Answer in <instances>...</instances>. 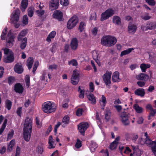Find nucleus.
Wrapping results in <instances>:
<instances>
[{"label": "nucleus", "mask_w": 156, "mask_h": 156, "mask_svg": "<svg viewBox=\"0 0 156 156\" xmlns=\"http://www.w3.org/2000/svg\"><path fill=\"white\" fill-rule=\"evenodd\" d=\"M32 128V119L28 117H26L23 128V138L26 141L28 142L30 140Z\"/></svg>", "instance_id": "1"}, {"label": "nucleus", "mask_w": 156, "mask_h": 156, "mask_svg": "<svg viewBox=\"0 0 156 156\" xmlns=\"http://www.w3.org/2000/svg\"><path fill=\"white\" fill-rule=\"evenodd\" d=\"M116 42V38L110 35L103 36L101 40V44L108 47H111L114 45Z\"/></svg>", "instance_id": "2"}, {"label": "nucleus", "mask_w": 156, "mask_h": 156, "mask_svg": "<svg viewBox=\"0 0 156 156\" xmlns=\"http://www.w3.org/2000/svg\"><path fill=\"white\" fill-rule=\"evenodd\" d=\"M20 12V10L18 9H16L11 16V22L13 23L14 27L16 28L20 26V24L17 23L19 20Z\"/></svg>", "instance_id": "3"}, {"label": "nucleus", "mask_w": 156, "mask_h": 156, "mask_svg": "<svg viewBox=\"0 0 156 156\" xmlns=\"http://www.w3.org/2000/svg\"><path fill=\"white\" fill-rule=\"evenodd\" d=\"M42 109L45 113H48L55 112L56 106L50 101H47L43 105Z\"/></svg>", "instance_id": "4"}, {"label": "nucleus", "mask_w": 156, "mask_h": 156, "mask_svg": "<svg viewBox=\"0 0 156 156\" xmlns=\"http://www.w3.org/2000/svg\"><path fill=\"white\" fill-rule=\"evenodd\" d=\"M15 35L12 32V30H10L9 31L6 37V45L7 47L10 48L11 47L13 44V42H14Z\"/></svg>", "instance_id": "5"}, {"label": "nucleus", "mask_w": 156, "mask_h": 156, "mask_svg": "<svg viewBox=\"0 0 156 156\" xmlns=\"http://www.w3.org/2000/svg\"><path fill=\"white\" fill-rule=\"evenodd\" d=\"M78 22V19L76 16H73L68 21L67 27L69 29H71L74 27Z\"/></svg>", "instance_id": "6"}, {"label": "nucleus", "mask_w": 156, "mask_h": 156, "mask_svg": "<svg viewBox=\"0 0 156 156\" xmlns=\"http://www.w3.org/2000/svg\"><path fill=\"white\" fill-rule=\"evenodd\" d=\"M144 144L147 145L148 147H151L152 152L154 154L156 149V140L153 141L149 138H145L144 139Z\"/></svg>", "instance_id": "7"}, {"label": "nucleus", "mask_w": 156, "mask_h": 156, "mask_svg": "<svg viewBox=\"0 0 156 156\" xmlns=\"http://www.w3.org/2000/svg\"><path fill=\"white\" fill-rule=\"evenodd\" d=\"M112 74L111 71H109L107 70L102 76L104 83L107 86H109L111 85V78Z\"/></svg>", "instance_id": "8"}, {"label": "nucleus", "mask_w": 156, "mask_h": 156, "mask_svg": "<svg viewBox=\"0 0 156 156\" xmlns=\"http://www.w3.org/2000/svg\"><path fill=\"white\" fill-rule=\"evenodd\" d=\"M52 17L59 21H63V14L62 12L59 10L55 11L52 15Z\"/></svg>", "instance_id": "9"}, {"label": "nucleus", "mask_w": 156, "mask_h": 156, "mask_svg": "<svg viewBox=\"0 0 156 156\" xmlns=\"http://www.w3.org/2000/svg\"><path fill=\"white\" fill-rule=\"evenodd\" d=\"M79 73L76 70H73L72 76L71 83L73 85H76L79 81Z\"/></svg>", "instance_id": "10"}, {"label": "nucleus", "mask_w": 156, "mask_h": 156, "mask_svg": "<svg viewBox=\"0 0 156 156\" xmlns=\"http://www.w3.org/2000/svg\"><path fill=\"white\" fill-rule=\"evenodd\" d=\"M88 127L89 125L87 122L80 123L78 125V129L81 134L84 136L85 131Z\"/></svg>", "instance_id": "11"}, {"label": "nucleus", "mask_w": 156, "mask_h": 156, "mask_svg": "<svg viewBox=\"0 0 156 156\" xmlns=\"http://www.w3.org/2000/svg\"><path fill=\"white\" fill-rule=\"evenodd\" d=\"M121 121L125 126H127L129 124V116L126 112H123L121 115Z\"/></svg>", "instance_id": "12"}, {"label": "nucleus", "mask_w": 156, "mask_h": 156, "mask_svg": "<svg viewBox=\"0 0 156 156\" xmlns=\"http://www.w3.org/2000/svg\"><path fill=\"white\" fill-rule=\"evenodd\" d=\"M70 47L73 51H76L78 48V41L76 38H73L71 40L70 43Z\"/></svg>", "instance_id": "13"}, {"label": "nucleus", "mask_w": 156, "mask_h": 156, "mask_svg": "<svg viewBox=\"0 0 156 156\" xmlns=\"http://www.w3.org/2000/svg\"><path fill=\"white\" fill-rule=\"evenodd\" d=\"M59 5V0H51L50 2L49 8L51 10L57 9Z\"/></svg>", "instance_id": "14"}, {"label": "nucleus", "mask_w": 156, "mask_h": 156, "mask_svg": "<svg viewBox=\"0 0 156 156\" xmlns=\"http://www.w3.org/2000/svg\"><path fill=\"white\" fill-rule=\"evenodd\" d=\"M136 78L137 80L147 81L149 79V76L146 74L140 73L136 75Z\"/></svg>", "instance_id": "15"}, {"label": "nucleus", "mask_w": 156, "mask_h": 156, "mask_svg": "<svg viewBox=\"0 0 156 156\" xmlns=\"http://www.w3.org/2000/svg\"><path fill=\"white\" fill-rule=\"evenodd\" d=\"M10 54L7 55L4 59L3 61L5 63H11L14 60V53L12 51L10 52Z\"/></svg>", "instance_id": "16"}, {"label": "nucleus", "mask_w": 156, "mask_h": 156, "mask_svg": "<svg viewBox=\"0 0 156 156\" xmlns=\"http://www.w3.org/2000/svg\"><path fill=\"white\" fill-rule=\"evenodd\" d=\"M24 88L20 83H17L14 85L15 91L19 94H22Z\"/></svg>", "instance_id": "17"}, {"label": "nucleus", "mask_w": 156, "mask_h": 156, "mask_svg": "<svg viewBox=\"0 0 156 156\" xmlns=\"http://www.w3.org/2000/svg\"><path fill=\"white\" fill-rule=\"evenodd\" d=\"M136 25L132 23L129 24L128 27V31L129 33L134 34L136 30Z\"/></svg>", "instance_id": "18"}, {"label": "nucleus", "mask_w": 156, "mask_h": 156, "mask_svg": "<svg viewBox=\"0 0 156 156\" xmlns=\"http://www.w3.org/2000/svg\"><path fill=\"white\" fill-rule=\"evenodd\" d=\"M134 94L136 95L143 97L144 96L145 92L144 89L140 88L136 89L134 91Z\"/></svg>", "instance_id": "19"}, {"label": "nucleus", "mask_w": 156, "mask_h": 156, "mask_svg": "<svg viewBox=\"0 0 156 156\" xmlns=\"http://www.w3.org/2000/svg\"><path fill=\"white\" fill-rule=\"evenodd\" d=\"M14 71L20 74L23 72V69L21 65L19 63L16 64L14 67Z\"/></svg>", "instance_id": "20"}, {"label": "nucleus", "mask_w": 156, "mask_h": 156, "mask_svg": "<svg viewBox=\"0 0 156 156\" xmlns=\"http://www.w3.org/2000/svg\"><path fill=\"white\" fill-rule=\"evenodd\" d=\"M27 39L26 37H24L22 40L18 41L20 42V47L21 49L23 50L25 48L27 45Z\"/></svg>", "instance_id": "21"}, {"label": "nucleus", "mask_w": 156, "mask_h": 156, "mask_svg": "<svg viewBox=\"0 0 156 156\" xmlns=\"http://www.w3.org/2000/svg\"><path fill=\"white\" fill-rule=\"evenodd\" d=\"M27 32L26 30H23L21 31L17 36V41L22 40L23 37L26 36Z\"/></svg>", "instance_id": "22"}, {"label": "nucleus", "mask_w": 156, "mask_h": 156, "mask_svg": "<svg viewBox=\"0 0 156 156\" xmlns=\"http://www.w3.org/2000/svg\"><path fill=\"white\" fill-rule=\"evenodd\" d=\"M69 117L68 115H66L64 117L61 123L62 126L63 127H65L69 124Z\"/></svg>", "instance_id": "23"}, {"label": "nucleus", "mask_w": 156, "mask_h": 156, "mask_svg": "<svg viewBox=\"0 0 156 156\" xmlns=\"http://www.w3.org/2000/svg\"><path fill=\"white\" fill-rule=\"evenodd\" d=\"M49 147L48 148L49 149L53 148L55 147V144H54V141L53 140L52 136L51 135L48 138Z\"/></svg>", "instance_id": "24"}, {"label": "nucleus", "mask_w": 156, "mask_h": 156, "mask_svg": "<svg viewBox=\"0 0 156 156\" xmlns=\"http://www.w3.org/2000/svg\"><path fill=\"white\" fill-rule=\"evenodd\" d=\"M112 22L115 24L119 25L121 23V19L119 16H114L112 18Z\"/></svg>", "instance_id": "25"}, {"label": "nucleus", "mask_w": 156, "mask_h": 156, "mask_svg": "<svg viewBox=\"0 0 156 156\" xmlns=\"http://www.w3.org/2000/svg\"><path fill=\"white\" fill-rule=\"evenodd\" d=\"M119 73L118 71L114 72L112 76V80L114 82H116L118 81L119 78Z\"/></svg>", "instance_id": "26"}, {"label": "nucleus", "mask_w": 156, "mask_h": 156, "mask_svg": "<svg viewBox=\"0 0 156 156\" xmlns=\"http://www.w3.org/2000/svg\"><path fill=\"white\" fill-rule=\"evenodd\" d=\"M88 100L91 101V103L92 104H95L96 103V99L93 94L90 93L87 96Z\"/></svg>", "instance_id": "27"}, {"label": "nucleus", "mask_w": 156, "mask_h": 156, "mask_svg": "<svg viewBox=\"0 0 156 156\" xmlns=\"http://www.w3.org/2000/svg\"><path fill=\"white\" fill-rule=\"evenodd\" d=\"M56 34V32L55 31H51L48 35L46 41L48 42H50L51 41V39L55 37Z\"/></svg>", "instance_id": "28"}, {"label": "nucleus", "mask_w": 156, "mask_h": 156, "mask_svg": "<svg viewBox=\"0 0 156 156\" xmlns=\"http://www.w3.org/2000/svg\"><path fill=\"white\" fill-rule=\"evenodd\" d=\"M34 59L32 57H30L27 61V66L29 69L30 70L32 68L34 62Z\"/></svg>", "instance_id": "29"}, {"label": "nucleus", "mask_w": 156, "mask_h": 156, "mask_svg": "<svg viewBox=\"0 0 156 156\" xmlns=\"http://www.w3.org/2000/svg\"><path fill=\"white\" fill-rule=\"evenodd\" d=\"M155 22L148 21L146 23L147 28L148 30H153L155 29Z\"/></svg>", "instance_id": "30"}, {"label": "nucleus", "mask_w": 156, "mask_h": 156, "mask_svg": "<svg viewBox=\"0 0 156 156\" xmlns=\"http://www.w3.org/2000/svg\"><path fill=\"white\" fill-rule=\"evenodd\" d=\"M133 108L136 112L138 113H141L143 112V108L141 107H140L139 105L137 104H134Z\"/></svg>", "instance_id": "31"}, {"label": "nucleus", "mask_w": 156, "mask_h": 156, "mask_svg": "<svg viewBox=\"0 0 156 156\" xmlns=\"http://www.w3.org/2000/svg\"><path fill=\"white\" fill-rule=\"evenodd\" d=\"M134 48H129L121 52L120 54V56L122 57L124 55L129 54L132 50H134Z\"/></svg>", "instance_id": "32"}, {"label": "nucleus", "mask_w": 156, "mask_h": 156, "mask_svg": "<svg viewBox=\"0 0 156 156\" xmlns=\"http://www.w3.org/2000/svg\"><path fill=\"white\" fill-rule=\"evenodd\" d=\"M114 10L112 8L108 9L105 12V13L107 14L109 17L112 16L114 14Z\"/></svg>", "instance_id": "33"}, {"label": "nucleus", "mask_w": 156, "mask_h": 156, "mask_svg": "<svg viewBox=\"0 0 156 156\" xmlns=\"http://www.w3.org/2000/svg\"><path fill=\"white\" fill-rule=\"evenodd\" d=\"M150 65L149 64H146L145 63H142L140 65V68L142 72H146V69L150 67Z\"/></svg>", "instance_id": "34"}, {"label": "nucleus", "mask_w": 156, "mask_h": 156, "mask_svg": "<svg viewBox=\"0 0 156 156\" xmlns=\"http://www.w3.org/2000/svg\"><path fill=\"white\" fill-rule=\"evenodd\" d=\"M5 107L8 110H10L12 106V102L9 100H6L5 102Z\"/></svg>", "instance_id": "35"}, {"label": "nucleus", "mask_w": 156, "mask_h": 156, "mask_svg": "<svg viewBox=\"0 0 156 156\" xmlns=\"http://www.w3.org/2000/svg\"><path fill=\"white\" fill-rule=\"evenodd\" d=\"M36 151L38 154H42L44 152V148L42 145H38L37 147Z\"/></svg>", "instance_id": "36"}, {"label": "nucleus", "mask_w": 156, "mask_h": 156, "mask_svg": "<svg viewBox=\"0 0 156 156\" xmlns=\"http://www.w3.org/2000/svg\"><path fill=\"white\" fill-rule=\"evenodd\" d=\"M86 26V23L84 22H80L78 27V30L80 32L83 31Z\"/></svg>", "instance_id": "37"}, {"label": "nucleus", "mask_w": 156, "mask_h": 156, "mask_svg": "<svg viewBox=\"0 0 156 156\" xmlns=\"http://www.w3.org/2000/svg\"><path fill=\"white\" fill-rule=\"evenodd\" d=\"M78 91L80 93L79 97L81 98H84L85 91L84 89H81L80 87L79 86L78 87Z\"/></svg>", "instance_id": "38"}, {"label": "nucleus", "mask_w": 156, "mask_h": 156, "mask_svg": "<svg viewBox=\"0 0 156 156\" xmlns=\"http://www.w3.org/2000/svg\"><path fill=\"white\" fill-rule=\"evenodd\" d=\"M98 145L94 140H91L90 142V146L91 149H93L94 150L96 149L98 147Z\"/></svg>", "instance_id": "39"}, {"label": "nucleus", "mask_w": 156, "mask_h": 156, "mask_svg": "<svg viewBox=\"0 0 156 156\" xmlns=\"http://www.w3.org/2000/svg\"><path fill=\"white\" fill-rule=\"evenodd\" d=\"M28 0H22L21 3L22 9L23 8L25 9L27 6Z\"/></svg>", "instance_id": "40"}, {"label": "nucleus", "mask_w": 156, "mask_h": 156, "mask_svg": "<svg viewBox=\"0 0 156 156\" xmlns=\"http://www.w3.org/2000/svg\"><path fill=\"white\" fill-rule=\"evenodd\" d=\"M131 137L130 139L133 141H136L139 137L138 134L136 133H132L131 134Z\"/></svg>", "instance_id": "41"}, {"label": "nucleus", "mask_w": 156, "mask_h": 156, "mask_svg": "<svg viewBox=\"0 0 156 156\" xmlns=\"http://www.w3.org/2000/svg\"><path fill=\"white\" fill-rule=\"evenodd\" d=\"M101 102L103 103L102 104V109L104 110V107L105 106V105L107 103V101H106V98L105 97L104 95H101Z\"/></svg>", "instance_id": "42"}, {"label": "nucleus", "mask_w": 156, "mask_h": 156, "mask_svg": "<svg viewBox=\"0 0 156 156\" xmlns=\"http://www.w3.org/2000/svg\"><path fill=\"white\" fill-rule=\"evenodd\" d=\"M109 17L108 15L106 13H105L104 12L101 14L100 20L101 21H102L108 19Z\"/></svg>", "instance_id": "43"}, {"label": "nucleus", "mask_w": 156, "mask_h": 156, "mask_svg": "<svg viewBox=\"0 0 156 156\" xmlns=\"http://www.w3.org/2000/svg\"><path fill=\"white\" fill-rule=\"evenodd\" d=\"M84 112L83 108H78L76 112V115L78 116H80L82 115V113Z\"/></svg>", "instance_id": "44"}, {"label": "nucleus", "mask_w": 156, "mask_h": 156, "mask_svg": "<svg viewBox=\"0 0 156 156\" xmlns=\"http://www.w3.org/2000/svg\"><path fill=\"white\" fill-rule=\"evenodd\" d=\"M25 82L26 86L29 87L30 85V77L29 75L26 76Z\"/></svg>", "instance_id": "45"}, {"label": "nucleus", "mask_w": 156, "mask_h": 156, "mask_svg": "<svg viewBox=\"0 0 156 156\" xmlns=\"http://www.w3.org/2000/svg\"><path fill=\"white\" fill-rule=\"evenodd\" d=\"M15 78L14 77L10 76L8 77V82L9 85H11L15 81Z\"/></svg>", "instance_id": "46"}, {"label": "nucleus", "mask_w": 156, "mask_h": 156, "mask_svg": "<svg viewBox=\"0 0 156 156\" xmlns=\"http://www.w3.org/2000/svg\"><path fill=\"white\" fill-rule=\"evenodd\" d=\"M142 152L139 149H137L135 151H133V156H140Z\"/></svg>", "instance_id": "47"}, {"label": "nucleus", "mask_w": 156, "mask_h": 156, "mask_svg": "<svg viewBox=\"0 0 156 156\" xmlns=\"http://www.w3.org/2000/svg\"><path fill=\"white\" fill-rule=\"evenodd\" d=\"M82 145L81 141L79 139H78L75 145V147L77 148H79L82 146Z\"/></svg>", "instance_id": "48"}, {"label": "nucleus", "mask_w": 156, "mask_h": 156, "mask_svg": "<svg viewBox=\"0 0 156 156\" xmlns=\"http://www.w3.org/2000/svg\"><path fill=\"white\" fill-rule=\"evenodd\" d=\"M96 14L95 12H94L91 14L90 16V20H96Z\"/></svg>", "instance_id": "49"}, {"label": "nucleus", "mask_w": 156, "mask_h": 156, "mask_svg": "<svg viewBox=\"0 0 156 156\" xmlns=\"http://www.w3.org/2000/svg\"><path fill=\"white\" fill-rule=\"evenodd\" d=\"M92 57L94 60H97L100 58L99 54L97 51L93 52L92 54Z\"/></svg>", "instance_id": "50"}, {"label": "nucleus", "mask_w": 156, "mask_h": 156, "mask_svg": "<svg viewBox=\"0 0 156 156\" xmlns=\"http://www.w3.org/2000/svg\"><path fill=\"white\" fill-rule=\"evenodd\" d=\"M115 143V141H113L110 144V149L113 150L115 149L116 148L117 145L118 144H116Z\"/></svg>", "instance_id": "51"}, {"label": "nucleus", "mask_w": 156, "mask_h": 156, "mask_svg": "<svg viewBox=\"0 0 156 156\" xmlns=\"http://www.w3.org/2000/svg\"><path fill=\"white\" fill-rule=\"evenodd\" d=\"M146 82L144 81H139L137 82L136 83L139 87H143L145 85Z\"/></svg>", "instance_id": "52"}, {"label": "nucleus", "mask_w": 156, "mask_h": 156, "mask_svg": "<svg viewBox=\"0 0 156 156\" xmlns=\"http://www.w3.org/2000/svg\"><path fill=\"white\" fill-rule=\"evenodd\" d=\"M69 64L72 65L73 66H77L78 65L77 62L75 59H72L69 62Z\"/></svg>", "instance_id": "53"}, {"label": "nucleus", "mask_w": 156, "mask_h": 156, "mask_svg": "<svg viewBox=\"0 0 156 156\" xmlns=\"http://www.w3.org/2000/svg\"><path fill=\"white\" fill-rule=\"evenodd\" d=\"M146 2L149 5L154 6L155 4V2L154 0H145Z\"/></svg>", "instance_id": "54"}, {"label": "nucleus", "mask_w": 156, "mask_h": 156, "mask_svg": "<svg viewBox=\"0 0 156 156\" xmlns=\"http://www.w3.org/2000/svg\"><path fill=\"white\" fill-rule=\"evenodd\" d=\"M28 18L27 15H25L23 16V24L27 25L28 23Z\"/></svg>", "instance_id": "55"}, {"label": "nucleus", "mask_w": 156, "mask_h": 156, "mask_svg": "<svg viewBox=\"0 0 156 156\" xmlns=\"http://www.w3.org/2000/svg\"><path fill=\"white\" fill-rule=\"evenodd\" d=\"M22 109V108L21 107H19L17 109L16 114L20 117H21V116Z\"/></svg>", "instance_id": "56"}, {"label": "nucleus", "mask_w": 156, "mask_h": 156, "mask_svg": "<svg viewBox=\"0 0 156 156\" xmlns=\"http://www.w3.org/2000/svg\"><path fill=\"white\" fill-rule=\"evenodd\" d=\"M36 12L39 17H41L44 13V10H37Z\"/></svg>", "instance_id": "57"}, {"label": "nucleus", "mask_w": 156, "mask_h": 156, "mask_svg": "<svg viewBox=\"0 0 156 156\" xmlns=\"http://www.w3.org/2000/svg\"><path fill=\"white\" fill-rule=\"evenodd\" d=\"M60 4L63 6H67L69 4L68 0H60Z\"/></svg>", "instance_id": "58"}, {"label": "nucleus", "mask_w": 156, "mask_h": 156, "mask_svg": "<svg viewBox=\"0 0 156 156\" xmlns=\"http://www.w3.org/2000/svg\"><path fill=\"white\" fill-rule=\"evenodd\" d=\"M111 113L109 111H106L105 113V119L108 121L110 117Z\"/></svg>", "instance_id": "59"}, {"label": "nucleus", "mask_w": 156, "mask_h": 156, "mask_svg": "<svg viewBox=\"0 0 156 156\" xmlns=\"http://www.w3.org/2000/svg\"><path fill=\"white\" fill-rule=\"evenodd\" d=\"M3 50L4 54L6 55H10V52L12 51L11 50L7 48H5Z\"/></svg>", "instance_id": "60"}, {"label": "nucleus", "mask_w": 156, "mask_h": 156, "mask_svg": "<svg viewBox=\"0 0 156 156\" xmlns=\"http://www.w3.org/2000/svg\"><path fill=\"white\" fill-rule=\"evenodd\" d=\"M61 123L60 122H58L57 124L55 126L54 128V132L55 133H56L58 129L61 125Z\"/></svg>", "instance_id": "61"}, {"label": "nucleus", "mask_w": 156, "mask_h": 156, "mask_svg": "<svg viewBox=\"0 0 156 156\" xmlns=\"http://www.w3.org/2000/svg\"><path fill=\"white\" fill-rule=\"evenodd\" d=\"M14 134V131L12 129L11 131L8 134V138L11 139L13 137Z\"/></svg>", "instance_id": "62"}, {"label": "nucleus", "mask_w": 156, "mask_h": 156, "mask_svg": "<svg viewBox=\"0 0 156 156\" xmlns=\"http://www.w3.org/2000/svg\"><path fill=\"white\" fill-rule=\"evenodd\" d=\"M98 31V28H97L96 27H94L92 30V33L93 35L94 36H96L97 34Z\"/></svg>", "instance_id": "63"}, {"label": "nucleus", "mask_w": 156, "mask_h": 156, "mask_svg": "<svg viewBox=\"0 0 156 156\" xmlns=\"http://www.w3.org/2000/svg\"><path fill=\"white\" fill-rule=\"evenodd\" d=\"M146 15L144 16H142V18L145 20H147L150 19L151 17L148 15V13H146Z\"/></svg>", "instance_id": "64"}]
</instances>
